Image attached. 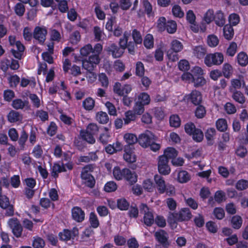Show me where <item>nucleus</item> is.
Masks as SVG:
<instances>
[{
	"instance_id": "1",
	"label": "nucleus",
	"mask_w": 248,
	"mask_h": 248,
	"mask_svg": "<svg viewBox=\"0 0 248 248\" xmlns=\"http://www.w3.org/2000/svg\"><path fill=\"white\" fill-rule=\"evenodd\" d=\"M113 175L116 180H124L130 186L134 185L138 181V175L136 172L126 168L121 169L119 166L114 167Z\"/></svg>"
},
{
	"instance_id": "2",
	"label": "nucleus",
	"mask_w": 248,
	"mask_h": 248,
	"mask_svg": "<svg viewBox=\"0 0 248 248\" xmlns=\"http://www.w3.org/2000/svg\"><path fill=\"white\" fill-rule=\"evenodd\" d=\"M113 90L114 93L118 95L123 96L122 101L124 105L129 106L131 105L132 102V98L127 95L132 91L131 85L126 84L122 87L120 82H117L113 86Z\"/></svg>"
},
{
	"instance_id": "3",
	"label": "nucleus",
	"mask_w": 248,
	"mask_h": 248,
	"mask_svg": "<svg viewBox=\"0 0 248 248\" xmlns=\"http://www.w3.org/2000/svg\"><path fill=\"white\" fill-rule=\"evenodd\" d=\"M224 61V56L221 52L207 54L204 57V63L208 67L220 65Z\"/></svg>"
},
{
	"instance_id": "4",
	"label": "nucleus",
	"mask_w": 248,
	"mask_h": 248,
	"mask_svg": "<svg viewBox=\"0 0 248 248\" xmlns=\"http://www.w3.org/2000/svg\"><path fill=\"white\" fill-rule=\"evenodd\" d=\"M1 187H0V208L5 210L6 217H12L14 215V205L10 203L9 198L2 194Z\"/></svg>"
},
{
	"instance_id": "5",
	"label": "nucleus",
	"mask_w": 248,
	"mask_h": 248,
	"mask_svg": "<svg viewBox=\"0 0 248 248\" xmlns=\"http://www.w3.org/2000/svg\"><path fill=\"white\" fill-rule=\"evenodd\" d=\"M100 58L97 55H91L88 59L82 60V67L87 71L92 73L99 63Z\"/></svg>"
},
{
	"instance_id": "6",
	"label": "nucleus",
	"mask_w": 248,
	"mask_h": 248,
	"mask_svg": "<svg viewBox=\"0 0 248 248\" xmlns=\"http://www.w3.org/2000/svg\"><path fill=\"white\" fill-rule=\"evenodd\" d=\"M157 137L151 131L146 130L145 133L140 135L138 138V143L144 148L149 147V145Z\"/></svg>"
},
{
	"instance_id": "7",
	"label": "nucleus",
	"mask_w": 248,
	"mask_h": 248,
	"mask_svg": "<svg viewBox=\"0 0 248 248\" xmlns=\"http://www.w3.org/2000/svg\"><path fill=\"white\" fill-rule=\"evenodd\" d=\"M191 72L194 74V80L192 81L195 87H200L203 86L206 83V80L202 76L203 70L199 66H195L191 70Z\"/></svg>"
},
{
	"instance_id": "8",
	"label": "nucleus",
	"mask_w": 248,
	"mask_h": 248,
	"mask_svg": "<svg viewBox=\"0 0 248 248\" xmlns=\"http://www.w3.org/2000/svg\"><path fill=\"white\" fill-rule=\"evenodd\" d=\"M140 208V212L144 214V223L147 226H151L155 221L153 213L149 211V208L145 203H141Z\"/></svg>"
},
{
	"instance_id": "9",
	"label": "nucleus",
	"mask_w": 248,
	"mask_h": 248,
	"mask_svg": "<svg viewBox=\"0 0 248 248\" xmlns=\"http://www.w3.org/2000/svg\"><path fill=\"white\" fill-rule=\"evenodd\" d=\"M170 215L176 219L178 222L188 221L192 217L191 212L188 208H183L179 212L170 213Z\"/></svg>"
},
{
	"instance_id": "10",
	"label": "nucleus",
	"mask_w": 248,
	"mask_h": 248,
	"mask_svg": "<svg viewBox=\"0 0 248 248\" xmlns=\"http://www.w3.org/2000/svg\"><path fill=\"white\" fill-rule=\"evenodd\" d=\"M155 237L158 243L163 248H168L170 245L169 241V235L167 232L163 230H159L155 233Z\"/></svg>"
},
{
	"instance_id": "11",
	"label": "nucleus",
	"mask_w": 248,
	"mask_h": 248,
	"mask_svg": "<svg viewBox=\"0 0 248 248\" xmlns=\"http://www.w3.org/2000/svg\"><path fill=\"white\" fill-rule=\"evenodd\" d=\"M47 31L45 27L36 26L33 32V37L38 41L39 44L44 45L46 39Z\"/></svg>"
},
{
	"instance_id": "12",
	"label": "nucleus",
	"mask_w": 248,
	"mask_h": 248,
	"mask_svg": "<svg viewBox=\"0 0 248 248\" xmlns=\"http://www.w3.org/2000/svg\"><path fill=\"white\" fill-rule=\"evenodd\" d=\"M8 224L12 230L13 234L16 237H20L22 234L23 229L21 224L17 218L9 219Z\"/></svg>"
},
{
	"instance_id": "13",
	"label": "nucleus",
	"mask_w": 248,
	"mask_h": 248,
	"mask_svg": "<svg viewBox=\"0 0 248 248\" xmlns=\"http://www.w3.org/2000/svg\"><path fill=\"white\" fill-rule=\"evenodd\" d=\"M169 160L165 156H159L158 162V170L162 175H168L170 172V168L168 165Z\"/></svg>"
},
{
	"instance_id": "14",
	"label": "nucleus",
	"mask_w": 248,
	"mask_h": 248,
	"mask_svg": "<svg viewBox=\"0 0 248 248\" xmlns=\"http://www.w3.org/2000/svg\"><path fill=\"white\" fill-rule=\"evenodd\" d=\"M185 98L188 102H191L194 105H199L202 102V95L200 92L196 90H193L188 94L185 96Z\"/></svg>"
},
{
	"instance_id": "15",
	"label": "nucleus",
	"mask_w": 248,
	"mask_h": 248,
	"mask_svg": "<svg viewBox=\"0 0 248 248\" xmlns=\"http://www.w3.org/2000/svg\"><path fill=\"white\" fill-rule=\"evenodd\" d=\"M134 148L130 146H124L123 158L127 163H132L135 162L137 157L134 152Z\"/></svg>"
},
{
	"instance_id": "16",
	"label": "nucleus",
	"mask_w": 248,
	"mask_h": 248,
	"mask_svg": "<svg viewBox=\"0 0 248 248\" xmlns=\"http://www.w3.org/2000/svg\"><path fill=\"white\" fill-rule=\"evenodd\" d=\"M71 214L72 219L77 222H82L85 219V212L78 206H74L72 208Z\"/></svg>"
},
{
	"instance_id": "17",
	"label": "nucleus",
	"mask_w": 248,
	"mask_h": 248,
	"mask_svg": "<svg viewBox=\"0 0 248 248\" xmlns=\"http://www.w3.org/2000/svg\"><path fill=\"white\" fill-rule=\"evenodd\" d=\"M109 54H111L114 58H118L121 57L124 53V50L118 46L116 44L113 43L108 46L107 49Z\"/></svg>"
},
{
	"instance_id": "18",
	"label": "nucleus",
	"mask_w": 248,
	"mask_h": 248,
	"mask_svg": "<svg viewBox=\"0 0 248 248\" xmlns=\"http://www.w3.org/2000/svg\"><path fill=\"white\" fill-rule=\"evenodd\" d=\"M80 178L82 180V183L85 186L90 188H93L95 185V180L93 176L91 174H80Z\"/></svg>"
},
{
	"instance_id": "19",
	"label": "nucleus",
	"mask_w": 248,
	"mask_h": 248,
	"mask_svg": "<svg viewBox=\"0 0 248 248\" xmlns=\"http://www.w3.org/2000/svg\"><path fill=\"white\" fill-rule=\"evenodd\" d=\"M154 180L156 185L157 190L160 194H163L165 192V182L163 177L158 174L154 176Z\"/></svg>"
},
{
	"instance_id": "20",
	"label": "nucleus",
	"mask_w": 248,
	"mask_h": 248,
	"mask_svg": "<svg viewBox=\"0 0 248 248\" xmlns=\"http://www.w3.org/2000/svg\"><path fill=\"white\" fill-rule=\"evenodd\" d=\"M7 120L10 123H15L20 122L23 119V116L20 112L11 110L7 116Z\"/></svg>"
},
{
	"instance_id": "21",
	"label": "nucleus",
	"mask_w": 248,
	"mask_h": 248,
	"mask_svg": "<svg viewBox=\"0 0 248 248\" xmlns=\"http://www.w3.org/2000/svg\"><path fill=\"white\" fill-rule=\"evenodd\" d=\"M12 106L15 109H22L24 108L27 109L29 108V102L28 100L22 101L21 99H15L13 100Z\"/></svg>"
},
{
	"instance_id": "22",
	"label": "nucleus",
	"mask_w": 248,
	"mask_h": 248,
	"mask_svg": "<svg viewBox=\"0 0 248 248\" xmlns=\"http://www.w3.org/2000/svg\"><path fill=\"white\" fill-rule=\"evenodd\" d=\"M213 20L217 26H224L226 22V19L223 13L221 10L217 11L214 15Z\"/></svg>"
},
{
	"instance_id": "23",
	"label": "nucleus",
	"mask_w": 248,
	"mask_h": 248,
	"mask_svg": "<svg viewBox=\"0 0 248 248\" xmlns=\"http://www.w3.org/2000/svg\"><path fill=\"white\" fill-rule=\"evenodd\" d=\"M178 155V152L173 147H167L164 152V155L160 156H165L167 160L169 161L170 159L175 158Z\"/></svg>"
},
{
	"instance_id": "24",
	"label": "nucleus",
	"mask_w": 248,
	"mask_h": 248,
	"mask_svg": "<svg viewBox=\"0 0 248 248\" xmlns=\"http://www.w3.org/2000/svg\"><path fill=\"white\" fill-rule=\"evenodd\" d=\"M124 139L127 143V145L125 146L133 147V145L138 142V138L135 134L132 133L125 134L124 136Z\"/></svg>"
},
{
	"instance_id": "25",
	"label": "nucleus",
	"mask_w": 248,
	"mask_h": 248,
	"mask_svg": "<svg viewBox=\"0 0 248 248\" xmlns=\"http://www.w3.org/2000/svg\"><path fill=\"white\" fill-rule=\"evenodd\" d=\"M238 64L241 66H246L248 64V56L244 51L239 52L236 56Z\"/></svg>"
},
{
	"instance_id": "26",
	"label": "nucleus",
	"mask_w": 248,
	"mask_h": 248,
	"mask_svg": "<svg viewBox=\"0 0 248 248\" xmlns=\"http://www.w3.org/2000/svg\"><path fill=\"white\" fill-rule=\"evenodd\" d=\"M216 134V129L213 128H209L207 129L205 132V137L207 141V143L209 145H212L214 143V137Z\"/></svg>"
},
{
	"instance_id": "27",
	"label": "nucleus",
	"mask_w": 248,
	"mask_h": 248,
	"mask_svg": "<svg viewBox=\"0 0 248 248\" xmlns=\"http://www.w3.org/2000/svg\"><path fill=\"white\" fill-rule=\"evenodd\" d=\"M80 136L84 140L90 144H93L95 142L94 135L88 132L86 130H81L80 131Z\"/></svg>"
},
{
	"instance_id": "28",
	"label": "nucleus",
	"mask_w": 248,
	"mask_h": 248,
	"mask_svg": "<svg viewBox=\"0 0 248 248\" xmlns=\"http://www.w3.org/2000/svg\"><path fill=\"white\" fill-rule=\"evenodd\" d=\"M65 171H66V169L63 163L62 162L61 165L59 163H55L52 168V175L56 178L58 176V173Z\"/></svg>"
},
{
	"instance_id": "29",
	"label": "nucleus",
	"mask_w": 248,
	"mask_h": 248,
	"mask_svg": "<svg viewBox=\"0 0 248 248\" xmlns=\"http://www.w3.org/2000/svg\"><path fill=\"white\" fill-rule=\"evenodd\" d=\"M223 35L224 38L228 40H230L233 38L234 30L232 25L227 24L224 26Z\"/></svg>"
},
{
	"instance_id": "30",
	"label": "nucleus",
	"mask_w": 248,
	"mask_h": 248,
	"mask_svg": "<svg viewBox=\"0 0 248 248\" xmlns=\"http://www.w3.org/2000/svg\"><path fill=\"white\" fill-rule=\"evenodd\" d=\"M206 53V48L202 46H196L193 48V54L198 59L203 58Z\"/></svg>"
},
{
	"instance_id": "31",
	"label": "nucleus",
	"mask_w": 248,
	"mask_h": 248,
	"mask_svg": "<svg viewBox=\"0 0 248 248\" xmlns=\"http://www.w3.org/2000/svg\"><path fill=\"white\" fill-rule=\"evenodd\" d=\"M130 206V203L124 198L117 200V207L121 211H126Z\"/></svg>"
},
{
	"instance_id": "32",
	"label": "nucleus",
	"mask_w": 248,
	"mask_h": 248,
	"mask_svg": "<svg viewBox=\"0 0 248 248\" xmlns=\"http://www.w3.org/2000/svg\"><path fill=\"white\" fill-rule=\"evenodd\" d=\"M216 126L218 131H226L228 128L227 120L223 118H220L217 119L216 122Z\"/></svg>"
},
{
	"instance_id": "33",
	"label": "nucleus",
	"mask_w": 248,
	"mask_h": 248,
	"mask_svg": "<svg viewBox=\"0 0 248 248\" xmlns=\"http://www.w3.org/2000/svg\"><path fill=\"white\" fill-rule=\"evenodd\" d=\"M95 105V101L91 97L86 98L82 102V107L86 110H92Z\"/></svg>"
},
{
	"instance_id": "34",
	"label": "nucleus",
	"mask_w": 248,
	"mask_h": 248,
	"mask_svg": "<svg viewBox=\"0 0 248 248\" xmlns=\"http://www.w3.org/2000/svg\"><path fill=\"white\" fill-rule=\"evenodd\" d=\"M232 98L236 102L243 104L246 102V97L244 94L239 91H235L232 95Z\"/></svg>"
},
{
	"instance_id": "35",
	"label": "nucleus",
	"mask_w": 248,
	"mask_h": 248,
	"mask_svg": "<svg viewBox=\"0 0 248 248\" xmlns=\"http://www.w3.org/2000/svg\"><path fill=\"white\" fill-rule=\"evenodd\" d=\"M169 123L171 127L178 128L181 125V121L177 114H172L170 117Z\"/></svg>"
},
{
	"instance_id": "36",
	"label": "nucleus",
	"mask_w": 248,
	"mask_h": 248,
	"mask_svg": "<svg viewBox=\"0 0 248 248\" xmlns=\"http://www.w3.org/2000/svg\"><path fill=\"white\" fill-rule=\"evenodd\" d=\"M89 221L90 224V227L94 229L98 228L100 225L97 215L93 212L90 214Z\"/></svg>"
},
{
	"instance_id": "37",
	"label": "nucleus",
	"mask_w": 248,
	"mask_h": 248,
	"mask_svg": "<svg viewBox=\"0 0 248 248\" xmlns=\"http://www.w3.org/2000/svg\"><path fill=\"white\" fill-rule=\"evenodd\" d=\"M130 35V33L127 31H125L122 37L120 38L119 41V45L120 47L123 48L124 50L126 48L127 46V44L128 43V38Z\"/></svg>"
},
{
	"instance_id": "38",
	"label": "nucleus",
	"mask_w": 248,
	"mask_h": 248,
	"mask_svg": "<svg viewBox=\"0 0 248 248\" xmlns=\"http://www.w3.org/2000/svg\"><path fill=\"white\" fill-rule=\"evenodd\" d=\"M222 75L226 78H229L232 73V67L229 63H225L222 67Z\"/></svg>"
},
{
	"instance_id": "39",
	"label": "nucleus",
	"mask_w": 248,
	"mask_h": 248,
	"mask_svg": "<svg viewBox=\"0 0 248 248\" xmlns=\"http://www.w3.org/2000/svg\"><path fill=\"white\" fill-rule=\"evenodd\" d=\"M72 232L68 229H64L62 232L59 233V239L63 241L70 240L72 237Z\"/></svg>"
},
{
	"instance_id": "40",
	"label": "nucleus",
	"mask_w": 248,
	"mask_h": 248,
	"mask_svg": "<svg viewBox=\"0 0 248 248\" xmlns=\"http://www.w3.org/2000/svg\"><path fill=\"white\" fill-rule=\"evenodd\" d=\"M231 85L235 89H240L241 87L246 88V83L243 78L239 79H232L231 80Z\"/></svg>"
},
{
	"instance_id": "41",
	"label": "nucleus",
	"mask_w": 248,
	"mask_h": 248,
	"mask_svg": "<svg viewBox=\"0 0 248 248\" xmlns=\"http://www.w3.org/2000/svg\"><path fill=\"white\" fill-rule=\"evenodd\" d=\"M243 220L239 216H234L232 217L231 219V224L232 227L235 229H240L242 225Z\"/></svg>"
},
{
	"instance_id": "42",
	"label": "nucleus",
	"mask_w": 248,
	"mask_h": 248,
	"mask_svg": "<svg viewBox=\"0 0 248 248\" xmlns=\"http://www.w3.org/2000/svg\"><path fill=\"white\" fill-rule=\"evenodd\" d=\"M125 117L124 118V124H128L132 121H134L136 119V115L132 110H128L124 113Z\"/></svg>"
},
{
	"instance_id": "43",
	"label": "nucleus",
	"mask_w": 248,
	"mask_h": 248,
	"mask_svg": "<svg viewBox=\"0 0 248 248\" xmlns=\"http://www.w3.org/2000/svg\"><path fill=\"white\" fill-rule=\"evenodd\" d=\"M28 138V134L25 130H22L18 139V143L21 150L25 149V143Z\"/></svg>"
},
{
	"instance_id": "44",
	"label": "nucleus",
	"mask_w": 248,
	"mask_h": 248,
	"mask_svg": "<svg viewBox=\"0 0 248 248\" xmlns=\"http://www.w3.org/2000/svg\"><path fill=\"white\" fill-rule=\"evenodd\" d=\"M197 107L195 110V116L198 119H202L205 117L206 110L205 107L201 104L197 105Z\"/></svg>"
},
{
	"instance_id": "45",
	"label": "nucleus",
	"mask_w": 248,
	"mask_h": 248,
	"mask_svg": "<svg viewBox=\"0 0 248 248\" xmlns=\"http://www.w3.org/2000/svg\"><path fill=\"white\" fill-rule=\"evenodd\" d=\"M190 136L195 141L200 142L203 140L204 135L202 130L197 128Z\"/></svg>"
},
{
	"instance_id": "46",
	"label": "nucleus",
	"mask_w": 248,
	"mask_h": 248,
	"mask_svg": "<svg viewBox=\"0 0 248 248\" xmlns=\"http://www.w3.org/2000/svg\"><path fill=\"white\" fill-rule=\"evenodd\" d=\"M96 120L100 124H106L109 121V117L106 112L100 111L96 114Z\"/></svg>"
},
{
	"instance_id": "47",
	"label": "nucleus",
	"mask_w": 248,
	"mask_h": 248,
	"mask_svg": "<svg viewBox=\"0 0 248 248\" xmlns=\"http://www.w3.org/2000/svg\"><path fill=\"white\" fill-rule=\"evenodd\" d=\"M154 37L152 34H147L143 40V45L147 49H150L154 46Z\"/></svg>"
},
{
	"instance_id": "48",
	"label": "nucleus",
	"mask_w": 248,
	"mask_h": 248,
	"mask_svg": "<svg viewBox=\"0 0 248 248\" xmlns=\"http://www.w3.org/2000/svg\"><path fill=\"white\" fill-rule=\"evenodd\" d=\"M93 32L94 36V40L96 41H100L102 40L103 35H104L103 30L99 26H96L93 27Z\"/></svg>"
},
{
	"instance_id": "49",
	"label": "nucleus",
	"mask_w": 248,
	"mask_h": 248,
	"mask_svg": "<svg viewBox=\"0 0 248 248\" xmlns=\"http://www.w3.org/2000/svg\"><path fill=\"white\" fill-rule=\"evenodd\" d=\"M105 132L101 133L99 138V141L103 145L107 144L110 137L108 128L105 127Z\"/></svg>"
},
{
	"instance_id": "50",
	"label": "nucleus",
	"mask_w": 248,
	"mask_h": 248,
	"mask_svg": "<svg viewBox=\"0 0 248 248\" xmlns=\"http://www.w3.org/2000/svg\"><path fill=\"white\" fill-rule=\"evenodd\" d=\"M143 7L144 9L145 13L148 17L154 16L153 12V7L152 4L148 0H144L142 2Z\"/></svg>"
},
{
	"instance_id": "51",
	"label": "nucleus",
	"mask_w": 248,
	"mask_h": 248,
	"mask_svg": "<svg viewBox=\"0 0 248 248\" xmlns=\"http://www.w3.org/2000/svg\"><path fill=\"white\" fill-rule=\"evenodd\" d=\"M177 179L181 183H186L190 180V176L186 170H181L178 174Z\"/></svg>"
},
{
	"instance_id": "52",
	"label": "nucleus",
	"mask_w": 248,
	"mask_h": 248,
	"mask_svg": "<svg viewBox=\"0 0 248 248\" xmlns=\"http://www.w3.org/2000/svg\"><path fill=\"white\" fill-rule=\"evenodd\" d=\"M151 101L150 95L146 93L142 92L139 94L137 101L140 102L141 104L146 105H148Z\"/></svg>"
},
{
	"instance_id": "53",
	"label": "nucleus",
	"mask_w": 248,
	"mask_h": 248,
	"mask_svg": "<svg viewBox=\"0 0 248 248\" xmlns=\"http://www.w3.org/2000/svg\"><path fill=\"white\" fill-rule=\"evenodd\" d=\"M171 47L170 49L176 52H180L183 49L182 43L178 40H173L171 42Z\"/></svg>"
},
{
	"instance_id": "54",
	"label": "nucleus",
	"mask_w": 248,
	"mask_h": 248,
	"mask_svg": "<svg viewBox=\"0 0 248 248\" xmlns=\"http://www.w3.org/2000/svg\"><path fill=\"white\" fill-rule=\"evenodd\" d=\"M237 49V44L234 42H232L230 44L226 50V55L230 57H233L236 54Z\"/></svg>"
},
{
	"instance_id": "55",
	"label": "nucleus",
	"mask_w": 248,
	"mask_h": 248,
	"mask_svg": "<svg viewBox=\"0 0 248 248\" xmlns=\"http://www.w3.org/2000/svg\"><path fill=\"white\" fill-rule=\"evenodd\" d=\"M177 30V24L175 21L168 20L167 22L165 30L170 34L175 33Z\"/></svg>"
},
{
	"instance_id": "56",
	"label": "nucleus",
	"mask_w": 248,
	"mask_h": 248,
	"mask_svg": "<svg viewBox=\"0 0 248 248\" xmlns=\"http://www.w3.org/2000/svg\"><path fill=\"white\" fill-rule=\"evenodd\" d=\"M132 36L133 41L136 45H140L142 43V38L140 31L137 29H134L132 31Z\"/></svg>"
},
{
	"instance_id": "57",
	"label": "nucleus",
	"mask_w": 248,
	"mask_h": 248,
	"mask_svg": "<svg viewBox=\"0 0 248 248\" xmlns=\"http://www.w3.org/2000/svg\"><path fill=\"white\" fill-rule=\"evenodd\" d=\"M214 11L213 9H208L204 14L203 20L207 24H210L214 20Z\"/></svg>"
},
{
	"instance_id": "58",
	"label": "nucleus",
	"mask_w": 248,
	"mask_h": 248,
	"mask_svg": "<svg viewBox=\"0 0 248 248\" xmlns=\"http://www.w3.org/2000/svg\"><path fill=\"white\" fill-rule=\"evenodd\" d=\"M145 105L140 102L136 101L133 107L134 113L137 115L142 114L144 112Z\"/></svg>"
},
{
	"instance_id": "59",
	"label": "nucleus",
	"mask_w": 248,
	"mask_h": 248,
	"mask_svg": "<svg viewBox=\"0 0 248 248\" xmlns=\"http://www.w3.org/2000/svg\"><path fill=\"white\" fill-rule=\"evenodd\" d=\"M117 185L115 182L111 181L108 182L104 186V190L107 192H112L116 190Z\"/></svg>"
},
{
	"instance_id": "60",
	"label": "nucleus",
	"mask_w": 248,
	"mask_h": 248,
	"mask_svg": "<svg viewBox=\"0 0 248 248\" xmlns=\"http://www.w3.org/2000/svg\"><path fill=\"white\" fill-rule=\"evenodd\" d=\"M14 10L16 15L22 16L25 12V7L22 3L18 2L15 6Z\"/></svg>"
},
{
	"instance_id": "61",
	"label": "nucleus",
	"mask_w": 248,
	"mask_h": 248,
	"mask_svg": "<svg viewBox=\"0 0 248 248\" xmlns=\"http://www.w3.org/2000/svg\"><path fill=\"white\" fill-rule=\"evenodd\" d=\"M58 126L54 122H51L46 129V133L50 137L54 136L57 131Z\"/></svg>"
},
{
	"instance_id": "62",
	"label": "nucleus",
	"mask_w": 248,
	"mask_h": 248,
	"mask_svg": "<svg viewBox=\"0 0 248 248\" xmlns=\"http://www.w3.org/2000/svg\"><path fill=\"white\" fill-rule=\"evenodd\" d=\"M167 22L166 18L164 16L158 18L157 20V28L159 31L162 32L165 30Z\"/></svg>"
},
{
	"instance_id": "63",
	"label": "nucleus",
	"mask_w": 248,
	"mask_h": 248,
	"mask_svg": "<svg viewBox=\"0 0 248 248\" xmlns=\"http://www.w3.org/2000/svg\"><path fill=\"white\" fill-rule=\"evenodd\" d=\"M92 46L90 44H88L80 48V53L83 57H87L91 53H92Z\"/></svg>"
},
{
	"instance_id": "64",
	"label": "nucleus",
	"mask_w": 248,
	"mask_h": 248,
	"mask_svg": "<svg viewBox=\"0 0 248 248\" xmlns=\"http://www.w3.org/2000/svg\"><path fill=\"white\" fill-rule=\"evenodd\" d=\"M248 187V181L243 179L238 180L235 184V188L238 190H244Z\"/></svg>"
}]
</instances>
